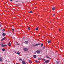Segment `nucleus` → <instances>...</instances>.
Wrapping results in <instances>:
<instances>
[{
  "instance_id": "nucleus-1",
  "label": "nucleus",
  "mask_w": 64,
  "mask_h": 64,
  "mask_svg": "<svg viewBox=\"0 0 64 64\" xmlns=\"http://www.w3.org/2000/svg\"><path fill=\"white\" fill-rule=\"evenodd\" d=\"M24 51H28V49L26 48H24Z\"/></svg>"
},
{
  "instance_id": "nucleus-2",
  "label": "nucleus",
  "mask_w": 64,
  "mask_h": 64,
  "mask_svg": "<svg viewBox=\"0 0 64 64\" xmlns=\"http://www.w3.org/2000/svg\"><path fill=\"white\" fill-rule=\"evenodd\" d=\"M40 43H38V44H35V45H34V46H38V45H40Z\"/></svg>"
},
{
  "instance_id": "nucleus-3",
  "label": "nucleus",
  "mask_w": 64,
  "mask_h": 64,
  "mask_svg": "<svg viewBox=\"0 0 64 64\" xmlns=\"http://www.w3.org/2000/svg\"><path fill=\"white\" fill-rule=\"evenodd\" d=\"M36 52L38 54H39L40 53V50H37L36 51Z\"/></svg>"
},
{
  "instance_id": "nucleus-4",
  "label": "nucleus",
  "mask_w": 64,
  "mask_h": 64,
  "mask_svg": "<svg viewBox=\"0 0 64 64\" xmlns=\"http://www.w3.org/2000/svg\"><path fill=\"white\" fill-rule=\"evenodd\" d=\"M24 43L26 44H28V41H26L24 42Z\"/></svg>"
},
{
  "instance_id": "nucleus-5",
  "label": "nucleus",
  "mask_w": 64,
  "mask_h": 64,
  "mask_svg": "<svg viewBox=\"0 0 64 64\" xmlns=\"http://www.w3.org/2000/svg\"><path fill=\"white\" fill-rule=\"evenodd\" d=\"M22 64H26V63H25V61H24V60H22Z\"/></svg>"
},
{
  "instance_id": "nucleus-6",
  "label": "nucleus",
  "mask_w": 64,
  "mask_h": 64,
  "mask_svg": "<svg viewBox=\"0 0 64 64\" xmlns=\"http://www.w3.org/2000/svg\"><path fill=\"white\" fill-rule=\"evenodd\" d=\"M7 46V45L6 44H2V47H5V46Z\"/></svg>"
},
{
  "instance_id": "nucleus-7",
  "label": "nucleus",
  "mask_w": 64,
  "mask_h": 64,
  "mask_svg": "<svg viewBox=\"0 0 64 64\" xmlns=\"http://www.w3.org/2000/svg\"><path fill=\"white\" fill-rule=\"evenodd\" d=\"M45 62H46V63L47 64V63H48L49 62V60H47Z\"/></svg>"
},
{
  "instance_id": "nucleus-8",
  "label": "nucleus",
  "mask_w": 64,
  "mask_h": 64,
  "mask_svg": "<svg viewBox=\"0 0 64 64\" xmlns=\"http://www.w3.org/2000/svg\"><path fill=\"white\" fill-rule=\"evenodd\" d=\"M5 35H6V33H3L2 34V36H5Z\"/></svg>"
},
{
  "instance_id": "nucleus-9",
  "label": "nucleus",
  "mask_w": 64,
  "mask_h": 64,
  "mask_svg": "<svg viewBox=\"0 0 64 64\" xmlns=\"http://www.w3.org/2000/svg\"><path fill=\"white\" fill-rule=\"evenodd\" d=\"M6 39V38L5 37L4 38H2L1 40V41H3V40H4Z\"/></svg>"
},
{
  "instance_id": "nucleus-10",
  "label": "nucleus",
  "mask_w": 64,
  "mask_h": 64,
  "mask_svg": "<svg viewBox=\"0 0 64 64\" xmlns=\"http://www.w3.org/2000/svg\"><path fill=\"white\" fill-rule=\"evenodd\" d=\"M48 43H51V42L50 41V40H48Z\"/></svg>"
},
{
  "instance_id": "nucleus-11",
  "label": "nucleus",
  "mask_w": 64,
  "mask_h": 64,
  "mask_svg": "<svg viewBox=\"0 0 64 64\" xmlns=\"http://www.w3.org/2000/svg\"><path fill=\"white\" fill-rule=\"evenodd\" d=\"M33 57L34 58H36V55H34Z\"/></svg>"
},
{
  "instance_id": "nucleus-12",
  "label": "nucleus",
  "mask_w": 64,
  "mask_h": 64,
  "mask_svg": "<svg viewBox=\"0 0 64 64\" xmlns=\"http://www.w3.org/2000/svg\"><path fill=\"white\" fill-rule=\"evenodd\" d=\"M8 46H11V43L10 42H9L8 45Z\"/></svg>"
},
{
  "instance_id": "nucleus-13",
  "label": "nucleus",
  "mask_w": 64,
  "mask_h": 64,
  "mask_svg": "<svg viewBox=\"0 0 64 64\" xmlns=\"http://www.w3.org/2000/svg\"><path fill=\"white\" fill-rule=\"evenodd\" d=\"M43 44L42 43L41 44V47H43Z\"/></svg>"
},
{
  "instance_id": "nucleus-14",
  "label": "nucleus",
  "mask_w": 64,
  "mask_h": 64,
  "mask_svg": "<svg viewBox=\"0 0 64 64\" xmlns=\"http://www.w3.org/2000/svg\"><path fill=\"white\" fill-rule=\"evenodd\" d=\"M17 54H18V55H19V54H20V52H17Z\"/></svg>"
},
{
  "instance_id": "nucleus-15",
  "label": "nucleus",
  "mask_w": 64,
  "mask_h": 64,
  "mask_svg": "<svg viewBox=\"0 0 64 64\" xmlns=\"http://www.w3.org/2000/svg\"><path fill=\"white\" fill-rule=\"evenodd\" d=\"M19 60L20 61H22V59L21 58H20V59Z\"/></svg>"
},
{
  "instance_id": "nucleus-16",
  "label": "nucleus",
  "mask_w": 64,
  "mask_h": 64,
  "mask_svg": "<svg viewBox=\"0 0 64 64\" xmlns=\"http://www.w3.org/2000/svg\"><path fill=\"white\" fill-rule=\"evenodd\" d=\"M39 60H42V58H38Z\"/></svg>"
},
{
  "instance_id": "nucleus-17",
  "label": "nucleus",
  "mask_w": 64,
  "mask_h": 64,
  "mask_svg": "<svg viewBox=\"0 0 64 64\" xmlns=\"http://www.w3.org/2000/svg\"><path fill=\"white\" fill-rule=\"evenodd\" d=\"M52 10H55V7H54V8H52Z\"/></svg>"
},
{
  "instance_id": "nucleus-18",
  "label": "nucleus",
  "mask_w": 64,
  "mask_h": 64,
  "mask_svg": "<svg viewBox=\"0 0 64 64\" xmlns=\"http://www.w3.org/2000/svg\"><path fill=\"white\" fill-rule=\"evenodd\" d=\"M1 61H2V59L0 58V62Z\"/></svg>"
},
{
  "instance_id": "nucleus-19",
  "label": "nucleus",
  "mask_w": 64,
  "mask_h": 64,
  "mask_svg": "<svg viewBox=\"0 0 64 64\" xmlns=\"http://www.w3.org/2000/svg\"><path fill=\"white\" fill-rule=\"evenodd\" d=\"M46 57L47 58H48L49 59H51V58H49V57L48 56H46Z\"/></svg>"
},
{
  "instance_id": "nucleus-20",
  "label": "nucleus",
  "mask_w": 64,
  "mask_h": 64,
  "mask_svg": "<svg viewBox=\"0 0 64 64\" xmlns=\"http://www.w3.org/2000/svg\"><path fill=\"white\" fill-rule=\"evenodd\" d=\"M36 30H38V28H37L36 29Z\"/></svg>"
},
{
  "instance_id": "nucleus-21",
  "label": "nucleus",
  "mask_w": 64,
  "mask_h": 64,
  "mask_svg": "<svg viewBox=\"0 0 64 64\" xmlns=\"http://www.w3.org/2000/svg\"><path fill=\"white\" fill-rule=\"evenodd\" d=\"M2 31L3 32H4V31H5V29H4L2 30Z\"/></svg>"
},
{
  "instance_id": "nucleus-22",
  "label": "nucleus",
  "mask_w": 64,
  "mask_h": 64,
  "mask_svg": "<svg viewBox=\"0 0 64 64\" xmlns=\"http://www.w3.org/2000/svg\"><path fill=\"white\" fill-rule=\"evenodd\" d=\"M35 61H36V63H38V60H35Z\"/></svg>"
},
{
  "instance_id": "nucleus-23",
  "label": "nucleus",
  "mask_w": 64,
  "mask_h": 64,
  "mask_svg": "<svg viewBox=\"0 0 64 64\" xmlns=\"http://www.w3.org/2000/svg\"><path fill=\"white\" fill-rule=\"evenodd\" d=\"M2 50L3 51H5V49H4V48H2Z\"/></svg>"
},
{
  "instance_id": "nucleus-24",
  "label": "nucleus",
  "mask_w": 64,
  "mask_h": 64,
  "mask_svg": "<svg viewBox=\"0 0 64 64\" xmlns=\"http://www.w3.org/2000/svg\"><path fill=\"white\" fill-rule=\"evenodd\" d=\"M30 27H29V28H28V30H30Z\"/></svg>"
},
{
  "instance_id": "nucleus-25",
  "label": "nucleus",
  "mask_w": 64,
  "mask_h": 64,
  "mask_svg": "<svg viewBox=\"0 0 64 64\" xmlns=\"http://www.w3.org/2000/svg\"><path fill=\"white\" fill-rule=\"evenodd\" d=\"M30 13H32V11H30Z\"/></svg>"
},
{
  "instance_id": "nucleus-26",
  "label": "nucleus",
  "mask_w": 64,
  "mask_h": 64,
  "mask_svg": "<svg viewBox=\"0 0 64 64\" xmlns=\"http://www.w3.org/2000/svg\"><path fill=\"white\" fill-rule=\"evenodd\" d=\"M12 31H14V29H12Z\"/></svg>"
},
{
  "instance_id": "nucleus-27",
  "label": "nucleus",
  "mask_w": 64,
  "mask_h": 64,
  "mask_svg": "<svg viewBox=\"0 0 64 64\" xmlns=\"http://www.w3.org/2000/svg\"><path fill=\"white\" fill-rule=\"evenodd\" d=\"M40 52H42V50L40 49Z\"/></svg>"
},
{
  "instance_id": "nucleus-28",
  "label": "nucleus",
  "mask_w": 64,
  "mask_h": 64,
  "mask_svg": "<svg viewBox=\"0 0 64 64\" xmlns=\"http://www.w3.org/2000/svg\"><path fill=\"white\" fill-rule=\"evenodd\" d=\"M30 62H31V60H29Z\"/></svg>"
},
{
  "instance_id": "nucleus-29",
  "label": "nucleus",
  "mask_w": 64,
  "mask_h": 64,
  "mask_svg": "<svg viewBox=\"0 0 64 64\" xmlns=\"http://www.w3.org/2000/svg\"><path fill=\"white\" fill-rule=\"evenodd\" d=\"M43 60H44V61H45V59L44 58V59H43Z\"/></svg>"
},
{
  "instance_id": "nucleus-30",
  "label": "nucleus",
  "mask_w": 64,
  "mask_h": 64,
  "mask_svg": "<svg viewBox=\"0 0 64 64\" xmlns=\"http://www.w3.org/2000/svg\"><path fill=\"white\" fill-rule=\"evenodd\" d=\"M10 1L12 2V1H13V0H9Z\"/></svg>"
},
{
  "instance_id": "nucleus-31",
  "label": "nucleus",
  "mask_w": 64,
  "mask_h": 64,
  "mask_svg": "<svg viewBox=\"0 0 64 64\" xmlns=\"http://www.w3.org/2000/svg\"><path fill=\"white\" fill-rule=\"evenodd\" d=\"M53 16H55V14H53Z\"/></svg>"
},
{
  "instance_id": "nucleus-32",
  "label": "nucleus",
  "mask_w": 64,
  "mask_h": 64,
  "mask_svg": "<svg viewBox=\"0 0 64 64\" xmlns=\"http://www.w3.org/2000/svg\"><path fill=\"white\" fill-rule=\"evenodd\" d=\"M16 51H14V53H16Z\"/></svg>"
},
{
  "instance_id": "nucleus-33",
  "label": "nucleus",
  "mask_w": 64,
  "mask_h": 64,
  "mask_svg": "<svg viewBox=\"0 0 64 64\" xmlns=\"http://www.w3.org/2000/svg\"><path fill=\"white\" fill-rule=\"evenodd\" d=\"M0 27H1V24H0Z\"/></svg>"
},
{
  "instance_id": "nucleus-34",
  "label": "nucleus",
  "mask_w": 64,
  "mask_h": 64,
  "mask_svg": "<svg viewBox=\"0 0 64 64\" xmlns=\"http://www.w3.org/2000/svg\"><path fill=\"white\" fill-rule=\"evenodd\" d=\"M59 30V31H61V30Z\"/></svg>"
},
{
  "instance_id": "nucleus-35",
  "label": "nucleus",
  "mask_w": 64,
  "mask_h": 64,
  "mask_svg": "<svg viewBox=\"0 0 64 64\" xmlns=\"http://www.w3.org/2000/svg\"><path fill=\"white\" fill-rule=\"evenodd\" d=\"M43 48L44 49H45V48L44 47H43Z\"/></svg>"
},
{
  "instance_id": "nucleus-36",
  "label": "nucleus",
  "mask_w": 64,
  "mask_h": 64,
  "mask_svg": "<svg viewBox=\"0 0 64 64\" xmlns=\"http://www.w3.org/2000/svg\"><path fill=\"white\" fill-rule=\"evenodd\" d=\"M16 2H18L16 1Z\"/></svg>"
},
{
  "instance_id": "nucleus-37",
  "label": "nucleus",
  "mask_w": 64,
  "mask_h": 64,
  "mask_svg": "<svg viewBox=\"0 0 64 64\" xmlns=\"http://www.w3.org/2000/svg\"><path fill=\"white\" fill-rule=\"evenodd\" d=\"M24 3V2H22V3Z\"/></svg>"
},
{
  "instance_id": "nucleus-38",
  "label": "nucleus",
  "mask_w": 64,
  "mask_h": 64,
  "mask_svg": "<svg viewBox=\"0 0 64 64\" xmlns=\"http://www.w3.org/2000/svg\"><path fill=\"white\" fill-rule=\"evenodd\" d=\"M23 39H24V37L23 38Z\"/></svg>"
},
{
  "instance_id": "nucleus-39",
  "label": "nucleus",
  "mask_w": 64,
  "mask_h": 64,
  "mask_svg": "<svg viewBox=\"0 0 64 64\" xmlns=\"http://www.w3.org/2000/svg\"><path fill=\"white\" fill-rule=\"evenodd\" d=\"M16 64H18V63H16Z\"/></svg>"
},
{
  "instance_id": "nucleus-40",
  "label": "nucleus",
  "mask_w": 64,
  "mask_h": 64,
  "mask_svg": "<svg viewBox=\"0 0 64 64\" xmlns=\"http://www.w3.org/2000/svg\"><path fill=\"white\" fill-rule=\"evenodd\" d=\"M19 0H18V1Z\"/></svg>"
}]
</instances>
